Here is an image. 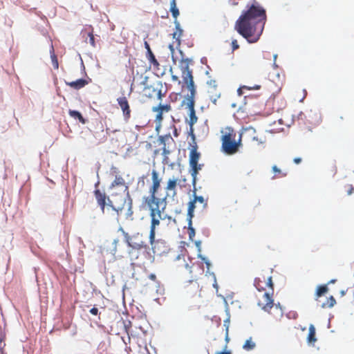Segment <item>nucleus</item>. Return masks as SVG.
<instances>
[{
	"instance_id": "c756f323",
	"label": "nucleus",
	"mask_w": 354,
	"mask_h": 354,
	"mask_svg": "<svg viewBox=\"0 0 354 354\" xmlns=\"http://www.w3.org/2000/svg\"><path fill=\"white\" fill-rule=\"evenodd\" d=\"M187 216H194V209L196 208V205L189 201L187 204Z\"/></svg>"
},
{
	"instance_id": "49530a36",
	"label": "nucleus",
	"mask_w": 354,
	"mask_h": 354,
	"mask_svg": "<svg viewBox=\"0 0 354 354\" xmlns=\"http://www.w3.org/2000/svg\"><path fill=\"white\" fill-rule=\"evenodd\" d=\"M185 76L186 77H187L189 80H190L191 81V83H194V76H193V72H192V70H189V71H187L185 73Z\"/></svg>"
},
{
	"instance_id": "1a4fd4ad",
	"label": "nucleus",
	"mask_w": 354,
	"mask_h": 354,
	"mask_svg": "<svg viewBox=\"0 0 354 354\" xmlns=\"http://www.w3.org/2000/svg\"><path fill=\"white\" fill-rule=\"evenodd\" d=\"M66 84L73 89L79 90L87 85L88 84V81L84 78H80L70 82H66Z\"/></svg>"
},
{
	"instance_id": "58836bf2",
	"label": "nucleus",
	"mask_w": 354,
	"mask_h": 354,
	"mask_svg": "<svg viewBox=\"0 0 354 354\" xmlns=\"http://www.w3.org/2000/svg\"><path fill=\"white\" fill-rule=\"evenodd\" d=\"M169 138H171L170 133H167L165 136H159L158 142H160V144H163L164 145H165L166 139H168Z\"/></svg>"
},
{
	"instance_id": "f704fd0d",
	"label": "nucleus",
	"mask_w": 354,
	"mask_h": 354,
	"mask_svg": "<svg viewBox=\"0 0 354 354\" xmlns=\"http://www.w3.org/2000/svg\"><path fill=\"white\" fill-rule=\"evenodd\" d=\"M203 167V164H199V163L189 165V169H191V170L197 171L198 173L200 170L202 169Z\"/></svg>"
},
{
	"instance_id": "bf43d9fd",
	"label": "nucleus",
	"mask_w": 354,
	"mask_h": 354,
	"mask_svg": "<svg viewBox=\"0 0 354 354\" xmlns=\"http://www.w3.org/2000/svg\"><path fill=\"white\" fill-rule=\"evenodd\" d=\"M192 62V59L191 58H185V57H182L180 59V62L181 63H185V64H187L189 66V64Z\"/></svg>"
},
{
	"instance_id": "c85d7f7f",
	"label": "nucleus",
	"mask_w": 354,
	"mask_h": 354,
	"mask_svg": "<svg viewBox=\"0 0 354 354\" xmlns=\"http://www.w3.org/2000/svg\"><path fill=\"white\" fill-rule=\"evenodd\" d=\"M177 178L169 179L167 182L166 189L167 190H174L177 185Z\"/></svg>"
},
{
	"instance_id": "a211bd4d",
	"label": "nucleus",
	"mask_w": 354,
	"mask_h": 354,
	"mask_svg": "<svg viewBox=\"0 0 354 354\" xmlns=\"http://www.w3.org/2000/svg\"><path fill=\"white\" fill-rule=\"evenodd\" d=\"M328 291V284L319 285L317 287L315 295L317 297L323 296Z\"/></svg>"
},
{
	"instance_id": "09e8293b",
	"label": "nucleus",
	"mask_w": 354,
	"mask_h": 354,
	"mask_svg": "<svg viewBox=\"0 0 354 354\" xmlns=\"http://www.w3.org/2000/svg\"><path fill=\"white\" fill-rule=\"evenodd\" d=\"M230 322V316H228L223 321V326L225 327L226 332H229Z\"/></svg>"
},
{
	"instance_id": "0e129e2a",
	"label": "nucleus",
	"mask_w": 354,
	"mask_h": 354,
	"mask_svg": "<svg viewBox=\"0 0 354 354\" xmlns=\"http://www.w3.org/2000/svg\"><path fill=\"white\" fill-rule=\"evenodd\" d=\"M183 82L187 85V88L188 87V85L192 84L193 83H191L190 80H189L187 77L185 76V75H182Z\"/></svg>"
},
{
	"instance_id": "f8f14e48",
	"label": "nucleus",
	"mask_w": 354,
	"mask_h": 354,
	"mask_svg": "<svg viewBox=\"0 0 354 354\" xmlns=\"http://www.w3.org/2000/svg\"><path fill=\"white\" fill-rule=\"evenodd\" d=\"M201 157V153L196 149H190L189 155V165L198 163Z\"/></svg>"
},
{
	"instance_id": "603ef678",
	"label": "nucleus",
	"mask_w": 354,
	"mask_h": 354,
	"mask_svg": "<svg viewBox=\"0 0 354 354\" xmlns=\"http://www.w3.org/2000/svg\"><path fill=\"white\" fill-rule=\"evenodd\" d=\"M244 88V89H248V90H250V86H242L241 87H239L238 89H237V94L238 95L241 96L243 95V91H242V89Z\"/></svg>"
},
{
	"instance_id": "a878e982",
	"label": "nucleus",
	"mask_w": 354,
	"mask_h": 354,
	"mask_svg": "<svg viewBox=\"0 0 354 354\" xmlns=\"http://www.w3.org/2000/svg\"><path fill=\"white\" fill-rule=\"evenodd\" d=\"M148 207L150 210V214H152V212H153L155 216L157 214L159 218L162 219V218L161 217V210L159 206L153 207V205H151V206ZM164 218H163V219Z\"/></svg>"
},
{
	"instance_id": "2f4dec72",
	"label": "nucleus",
	"mask_w": 354,
	"mask_h": 354,
	"mask_svg": "<svg viewBox=\"0 0 354 354\" xmlns=\"http://www.w3.org/2000/svg\"><path fill=\"white\" fill-rule=\"evenodd\" d=\"M261 280L258 278V277H256L254 280V286H255V288L257 289L258 291H262V290H265V288L262 286H261Z\"/></svg>"
},
{
	"instance_id": "412c9836",
	"label": "nucleus",
	"mask_w": 354,
	"mask_h": 354,
	"mask_svg": "<svg viewBox=\"0 0 354 354\" xmlns=\"http://www.w3.org/2000/svg\"><path fill=\"white\" fill-rule=\"evenodd\" d=\"M193 192H194V194H193V197L194 198L192 200H191L190 201L194 203V205H196V202H198L200 203H203L205 200H204V198L203 196H197L196 192V187H193Z\"/></svg>"
},
{
	"instance_id": "052dcab7",
	"label": "nucleus",
	"mask_w": 354,
	"mask_h": 354,
	"mask_svg": "<svg viewBox=\"0 0 354 354\" xmlns=\"http://www.w3.org/2000/svg\"><path fill=\"white\" fill-rule=\"evenodd\" d=\"M144 46H145V48L146 49V53H153L151 48H150V46L149 44V43L146 41H145L144 42Z\"/></svg>"
},
{
	"instance_id": "5fc2aeb1",
	"label": "nucleus",
	"mask_w": 354,
	"mask_h": 354,
	"mask_svg": "<svg viewBox=\"0 0 354 354\" xmlns=\"http://www.w3.org/2000/svg\"><path fill=\"white\" fill-rule=\"evenodd\" d=\"M232 51H234L239 48V45L238 44L236 39H233L232 41Z\"/></svg>"
},
{
	"instance_id": "bb28decb",
	"label": "nucleus",
	"mask_w": 354,
	"mask_h": 354,
	"mask_svg": "<svg viewBox=\"0 0 354 354\" xmlns=\"http://www.w3.org/2000/svg\"><path fill=\"white\" fill-rule=\"evenodd\" d=\"M197 257L198 259H201L205 263L206 268H207L206 273L209 274V272H211L209 271V268L211 266V263H210L209 260L207 257L203 256L202 254H198Z\"/></svg>"
},
{
	"instance_id": "9d476101",
	"label": "nucleus",
	"mask_w": 354,
	"mask_h": 354,
	"mask_svg": "<svg viewBox=\"0 0 354 354\" xmlns=\"http://www.w3.org/2000/svg\"><path fill=\"white\" fill-rule=\"evenodd\" d=\"M129 247H131L134 250H140L144 248L146 250V255L149 257L151 261L153 262L154 261V257L151 254L149 251H148V250H149V246L145 244L143 241H141L140 243L131 242Z\"/></svg>"
},
{
	"instance_id": "393cba45",
	"label": "nucleus",
	"mask_w": 354,
	"mask_h": 354,
	"mask_svg": "<svg viewBox=\"0 0 354 354\" xmlns=\"http://www.w3.org/2000/svg\"><path fill=\"white\" fill-rule=\"evenodd\" d=\"M187 108L189 109V119L198 120V117L196 115V111H195V104H192V106H186Z\"/></svg>"
},
{
	"instance_id": "37998d69",
	"label": "nucleus",
	"mask_w": 354,
	"mask_h": 354,
	"mask_svg": "<svg viewBox=\"0 0 354 354\" xmlns=\"http://www.w3.org/2000/svg\"><path fill=\"white\" fill-rule=\"evenodd\" d=\"M88 37H89V43L90 44L95 47V37L93 34V31L91 32H88Z\"/></svg>"
},
{
	"instance_id": "6e6552de",
	"label": "nucleus",
	"mask_w": 354,
	"mask_h": 354,
	"mask_svg": "<svg viewBox=\"0 0 354 354\" xmlns=\"http://www.w3.org/2000/svg\"><path fill=\"white\" fill-rule=\"evenodd\" d=\"M168 196V194H166V196L162 198H158L155 196V198L154 200L151 201V196H145L143 198V199L145 200V202L147 204L148 206H151V205H155L156 206H160V205H162V203L165 205V204H167V198Z\"/></svg>"
},
{
	"instance_id": "f03ea898",
	"label": "nucleus",
	"mask_w": 354,
	"mask_h": 354,
	"mask_svg": "<svg viewBox=\"0 0 354 354\" xmlns=\"http://www.w3.org/2000/svg\"><path fill=\"white\" fill-rule=\"evenodd\" d=\"M257 24H252L245 19H240V17L236 20L235 24V30L237 32L245 38L250 44L257 42L261 34L260 31L254 36L255 32L258 28Z\"/></svg>"
},
{
	"instance_id": "7c9ffc66",
	"label": "nucleus",
	"mask_w": 354,
	"mask_h": 354,
	"mask_svg": "<svg viewBox=\"0 0 354 354\" xmlns=\"http://www.w3.org/2000/svg\"><path fill=\"white\" fill-rule=\"evenodd\" d=\"M127 204V207L129 209H132L133 207V200L129 194V193H127V197L124 198L123 205Z\"/></svg>"
},
{
	"instance_id": "dca6fc26",
	"label": "nucleus",
	"mask_w": 354,
	"mask_h": 354,
	"mask_svg": "<svg viewBox=\"0 0 354 354\" xmlns=\"http://www.w3.org/2000/svg\"><path fill=\"white\" fill-rule=\"evenodd\" d=\"M171 110V106L168 104H162L160 103L158 106H153L152 108V111L153 112H159L162 113L163 111L168 112Z\"/></svg>"
},
{
	"instance_id": "6ab92c4d",
	"label": "nucleus",
	"mask_w": 354,
	"mask_h": 354,
	"mask_svg": "<svg viewBox=\"0 0 354 354\" xmlns=\"http://www.w3.org/2000/svg\"><path fill=\"white\" fill-rule=\"evenodd\" d=\"M146 57L151 64H153L155 68H158L159 63L153 53H146Z\"/></svg>"
},
{
	"instance_id": "f3484780",
	"label": "nucleus",
	"mask_w": 354,
	"mask_h": 354,
	"mask_svg": "<svg viewBox=\"0 0 354 354\" xmlns=\"http://www.w3.org/2000/svg\"><path fill=\"white\" fill-rule=\"evenodd\" d=\"M256 347V344L252 341V338L250 337L245 342L242 348L243 350L249 351L253 350Z\"/></svg>"
},
{
	"instance_id": "79ce46f5",
	"label": "nucleus",
	"mask_w": 354,
	"mask_h": 354,
	"mask_svg": "<svg viewBox=\"0 0 354 354\" xmlns=\"http://www.w3.org/2000/svg\"><path fill=\"white\" fill-rule=\"evenodd\" d=\"M181 95V93H174L172 92L169 94V97L171 99V102H176L178 100V96Z\"/></svg>"
},
{
	"instance_id": "a19ab883",
	"label": "nucleus",
	"mask_w": 354,
	"mask_h": 354,
	"mask_svg": "<svg viewBox=\"0 0 354 354\" xmlns=\"http://www.w3.org/2000/svg\"><path fill=\"white\" fill-rule=\"evenodd\" d=\"M179 68L182 72V75H185V73L187 71L191 70L187 64H184V63H181L180 62Z\"/></svg>"
},
{
	"instance_id": "c03bdc74",
	"label": "nucleus",
	"mask_w": 354,
	"mask_h": 354,
	"mask_svg": "<svg viewBox=\"0 0 354 354\" xmlns=\"http://www.w3.org/2000/svg\"><path fill=\"white\" fill-rule=\"evenodd\" d=\"M123 236L124 237V241L126 242L127 245H130V243H131V236H130L129 234L125 231H123Z\"/></svg>"
},
{
	"instance_id": "cd10ccee",
	"label": "nucleus",
	"mask_w": 354,
	"mask_h": 354,
	"mask_svg": "<svg viewBox=\"0 0 354 354\" xmlns=\"http://www.w3.org/2000/svg\"><path fill=\"white\" fill-rule=\"evenodd\" d=\"M188 135L191 138V141L189 142V149L195 148L196 150H198V145H197V143H196V135H195V133H193V134H188Z\"/></svg>"
},
{
	"instance_id": "a18cd8bd",
	"label": "nucleus",
	"mask_w": 354,
	"mask_h": 354,
	"mask_svg": "<svg viewBox=\"0 0 354 354\" xmlns=\"http://www.w3.org/2000/svg\"><path fill=\"white\" fill-rule=\"evenodd\" d=\"M209 275H211L212 277L213 280H214V283L212 285L213 288L216 290V292H218V283H217V281H216V274H215L214 272H209Z\"/></svg>"
},
{
	"instance_id": "5701e85b",
	"label": "nucleus",
	"mask_w": 354,
	"mask_h": 354,
	"mask_svg": "<svg viewBox=\"0 0 354 354\" xmlns=\"http://www.w3.org/2000/svg\"><path fill=\"white\" fill-rule=\"evenodd\" d=\"M50 53V58H51L52 64L53 66V68L55 69H57L59 67V62L57 60V57L56 55L55 54L54 49H53V46H52V48H51Z\"/></svg>"
},
{
	"instance_id": "f257e3e1",
	"label": "nucleus",
	"mask_w": 354,
	"mask_h": 354,
	"mask_svg": "<svg viewBox=\"0 0 354 354\" xmlns=\"http://www.w3.org/2000/svg\"><path fill=\"white\" fill-rule=\"evenodd\" d=\"M240 19H245L250 21L257 20L254 24L260 25V34H262L265 24L266 22V10L255 0L247 10L242 12L239 17Z\"/></svg>"
},
{
	"instance_id": "774afa93",
	"label": "nucleus",
	"mask_w": 354,
	"mask_h": 354,
	"mask_svg": "<svg viewBox=\"0 0 354 354\" xmlns=\"http://www.w3.org/2000/svg\"><path fill=\"white\" fill-rule=\"evenodd\" d=\"M215 354H232V352L230 350H227L226 348L221 351H218Z\"/></svg>"
},
{
	"instance_id": "4d7b16f0",
	"label": "nucleus",
	"mask_w": 354,
	"mask_h": 354,
	"mask_svg": "<svg viewBox=\"0 0 354 354\" xmlns=\"http://www.w3.org/2000/svg\"><path fill=\"white\" fill-rule=\"evenodd\" d=\"M207 84L212 86L214 90H216L217 88V84H216V80H210L207 81Z\"/></svg>"
},
{
	"instance_id": "680f3d73",
	"label": "nucleus",
	"mask_w": 354,
	"mask_h": 354,
	"mask_svg": "<svg viewBox=\"0 0 354 354\" xmlns=\"http://www.w3.org/2000/svg\"><path fill=\"white\" fill-rule=\"evenodd\" d=\"M133 214V212L132 209L127 208V212L126 213V218H131V220L132 221L133 220V218H132Z\"/></svg>"
},
{
	"instance_id": "ddd939ff",
	"label": "nucleus",
	"mask_w": 354,
	"mask_h": 354,
	"mask_svg": "<svg viewBox=\"0 0 354 354\" xmlns=\"http://www.w3.org/2000/svg\"><path fill=\"white\" fill-rule=\"evenodd\" d=\"M69 115L71 118L78 120L80 122L84 124L86 123L87 120L84 118L79 111L77 110H69Z\"/></svg>"
},
{
	"instance_id": "20e7f679",
	"label": "nucleus",
	"mask_w": 354,
	"mask_h": 354,
	"mask_svg": "<svg viewBox=\"0 0 354 354\" xmlns=\"http://www.w3.org/2000/svg\"><path fill=\"white\" fill-rule=\"evenodd\" d=\"M187 88L189 91V94L185 96V99L182 101L181 106L195 104V96L196 95V86L195 83L188 85Z\"/></svg>"
},
{
	"instance_id": "39448f33",
	"label": "nucleus",
	"mask_w": 354,
	"mask_h": 354,
	"mask_svg": "<svg viewBox=\"0 0 354 354\" xmlns=\"http://www.w3.org/2000/svg\"><path fill=\"white\" fill-rule=\"evenodd\" d=\"M152 176V185L149 189V194L151 196V201L154 200L155 195L156 194L160 186L161 179L158 177V173L157 171L153 169L151 172Z\"/></svg>"
},
{
	"instance_id": "e433bc0d",
	"label": "nucleus",
	"mask_w": 354,
	"mask_h": 354,
	"mask_svg": "<svg viewBox=\"0 0 354 354\" xmlns=\"http://www.w3.org/2000/svg\"><path fill=\"white\" fill-rule=\"evenodd\" d=\"M286 316L289 319H296L298 317V314L296 311L291 310L286 313Z\"/></svg>"
},
{
	"instance_id": "aec40b11",
	"label": "nucleus",
	"mask_w": 354,
	"mask_h": 354,
	"mask_svg": "<svg viewBox=\"0 0 354 354\" xmlns=\"http://www.w3.org/2000/svg\"><path fill=\"white\" fill-rule=\"evenodd\" d=\"M124 180L120 176H115V180L111 183L109 188L113 189L114 187L118 185H124Z\"/></svg>"
},
{
	"instance_id": "4c0bfd02",
	"label": "nucleus",
	"mask_w": 354,
	"mask_h": 354,
	"mask_svg": "<svg viewBox=\"0 0 354 354\" xmlns=\"http://www.w3.org/2000/svg\"><path fill=\"white\" fill-rule=\"evenodd\" d=\"M174 23L175 24L176 31L178 32V35L181 36L183 35V30L181 28L179 21L177 19H175Z\"/></svg>"
},
{
	"instance_id": "2eb2a0df",
	"label": "nucleus",
	"mask_w": 354,
	"mask_h": 354,
	"mask_svg": "<svg viewBox=\"0 0 354 354\" xmlns=\"http://www.w3.org/2000/svg\"><path fill=\"white\" fill-rule=\"evenodd\" d=\"M94 195L97 200V204L100 203H104V202H105L106 200L107 199V197H106L105 193L101 192L100 190L98 189H96L94 191Z\"/></svg>"
},
{
	"instance_id": "de8ad7c7",
	"label": "nucleus",
	"mask_w": 354,
	"mask_h": 354,
	"mask_svg": "<svg viewBox=\"0 0 354 354\" xmlns=\"http://www.w3.org/2000/svg\"><path fill=\"white\" fill-rule=\"evenodd\" d=\"M273 307H274V308H275V309H277V310H279V316L280 317H283V311L282 306H281L280 303L274 304Z\"/></svg>"
},
{
	"instance_id": "ea45409f",
	"label": "nucleus",
	"mask_w": 354,
	"mask_h": 354,
	"mask_svg": "<svg viewBox=\"0 0 354 354\" xmlns=\"http://www.w3.org/2000/svg\"><path fill=\"white\" fill-rule=\"evenodd\" d=\"M188 230V234H189V239L191 241H193L194 237L196 234V230L194 227H187Z\"/></svg>"
},
{
	"instance_id": "7ed1b4c3",
	"label": "nucleus",
	"mask_w": 354,
	"mask_h": 354,
	"mask_svg": "<svg viewBox=\"0 0 354 354\" xmlns=\"http://www.w3.org/2000/svg\"><path fill=\"white\" fill-rule=\"evenodd\" d=\"M240 144L241 138L239 140L238 142H236L235 140L231 138L230 134H226L222 136L221 149L222 151L225 153H231L236 148L237 145Z\"/></svg>"
},
{
	"instance_id": "473e14b6",
	"label": "nucleus",
	"mask_w": 354,
	"mask_h": 354,
	"mask_svg": "<svg viewBox=\"0 0 354 354\" xmlns=\"http://www.w3.org/2000/svg\"><path fill=\"white\" fill-rule=\"evenodd\" d=\"M148 76H145L143 79V80L141 82V84L144 86V90L150 89L152 88V91L155 92L156 91V89L153 88L152 86L147 85V82L148 81Z\"/></svg>"
},
{
	"instance_id": "4be33fe9",
	"label": "nucleus",
	"mask_w": 354,
	"mask_h": 354,
	"mask_svg": "<svg viewBox=\"0 0 354 354\" xmlns=\"http://www.w3.org/2000/svg\"><path fill=\"white\" fill-rule=\"evenodd\" d=\"M169 11L171 13L172 17L176 19L178 16L180 15V12L178 8L176 6V3H170V9Z\"/></svg>"
},
{
	"instance_id": "c9c22d12",
	"label": "nucleus",
	"mask_w": 354,
	"mask_h": 354,
	"mask_svg": "<svg viewBox=\"0 0 354 354\" xmlns=\"http://www.w3.org/2000/svg\"><path fill=\"white\" fill-rule=\"evenodd\" d=\"M189 173L192 177V183L193 187H196L198 172L195 171L194 170H191V169H189Z\"/></svg>"
},
{
	"instance_id": "b1692460",
	"label": "nucleus",
	"mask_w": 354,
	"mask_h": 354,
	"mask_svg": "<svg viewBox=\"0 0 354 354\" xmlns=\"http://www.w3.org/2000/svg\"><path fill=\"white\" fill-rule=\"evenodd\" d=\"M336 304V300L334 298L333 296H330L329 298L328 299V301L327 302H324L322 304L321 307L322 308H326V306L329 307V308H332Z\"/></svg>"
},
{
	"instance_id": "3c124183",
	"label": "nucleus",
	"mask_w": 354,
	"mask_h": 354,
	"mask_svg": "<svg viewBox=\"0 0 354 354\" xmlns=\"http://www.w3.org/2000/svg\"><path fill=\"white\" fill-rule=\"evenodd\" d=\"M201 240H196L194 241L196 248L198 251V254H201Z\"/></svg>"
},
{
	"instance_id": "69168bd1",
	"label": "nucleus",
	"mask_w": 354,
	"mask_h": 354,
	"mask_svg": "<svg viewBox=\"0 0 354 354\" xmlns=\"http://www.w3.org/2000/svg\"><path fill=\"white\" fill-rule=\"evenodd\" d=\"M267 286H268L269 288H270L272 289V290L273 291V286H274V284H273V282H272V277H270L268 279V281H267Z\"/></svg>"
},
{
	"instance_id": "864d4df0",
	"label": "nucleus",
	"mask_w": 354,
	"mask_h": 354,
	"mask_svg": "<svg viewBox=\"0 0 354 354\" xmlns=\"http://www.w3.org/2000/svg\"><path fill=\"white\" fill-rule=\"evenodd\" d=\"M166 93H167V90H165V92H162L161 88H160L157 91V98L158 100H162V97H164Z\"/></svg>"
},
{
	"instance_id": "338daca9",
	"label": "nucleus",
	"mask_w": 354,
	"mask_h": 354,
	"mask_svg": "<svg viewBox=\"0 0 354 354\" xmlns=\"http://www.w3.org/2000/svg\"><path fill=\"white\" fill-rule=\"evenodd\" d=\"M194 216H187V227H194L192 225V218Z\"/></svg>"
},
{
	"instance_id": "72a5a7b5",
	"label": "nucleus",
	"mask_w": 354,
	"mask_h": 354,
	"mask_svg": "<svg viewBox=\"0 0 354 354\" xmlns=\"http://www.w3.org/2000/svg\"><path fill=\"white\" fill-rule=\"evenodd\" d=\"M185 121L189 125V130L188 131V134H193V133H194L193 126L194 125V124H196L197 122V121L194 120H191V119L188 120L187 118L185 119Z\"/></svg>"
},
{
	"instance_id": "0eeeda50",
	"label": "nucleus",
	"mask_w": 354,
	"mask_h": 354,
	"mask_svg": "<svg viewBox=\"0 0 354 354\" xmlns=\"http://www.w3.org/2000/svg\"><path fill=\"white\" fill-rule=\"evenodd\" d=\"M150 216L151 220L149 239L150 244L153 245V243L155 242L156 226L160 224V218H156V216H154L153 212H152V214H150Z\"/></svg>"
},
{
	"instance_id": "4468645a",
	"label": "nucleus",
	"mask_w": 354,
	"mask_h": 354,
	"mask_svg": "<svg viewBox=\"0 0 354 354\" xmlns=\"http://www.w3.org/2000/svg\"><path fill=\"white\" fill-rule=\"evenodd\" d=\"M307 341L309 344H311V343L313 344L317 341L316 330H315V328L313 324H310L309 326Z\"/></svg>"
},
{
	"instance_id": "6e6d98bb",
	"label": "nucleus",
	"mask_w": 354,
	"mask_h": 354,
	"mask_svg": "<svg viewBox=\"0 0 354 354\" xmlns=\"http://www.w3.org/2000/svg\"><path fill=\"white\" fill-rule=\"evenodd\" d=\"M224 304H225V312L226 313V315H227V317L228 316L230 317V309H229V306H228V304L225 299V298H224Z\"/></svg>"
},
{
	"instance_id": "8fccbe9b",
	"label": "nucleus",
	"mask_w": 354,
	"mask_h": 354,
	"mask_svg": "<svg viewBox=\"0 0 354 354\" xmlns=\"http://www.w3.org/2000/svg\"><path fill=\"white\" fill-rule=\"evenodd\" d=\"M163 119L162 113L160 111L157 112V114L156 115L155 122L156 123H161V121Z\"/></svg>"
},
{
	"instance_id": "9b49d317",
	"label": "nucleus",
	"mask_w": 354,
	"mask_h": 354,
	"mask_svg": "<svg viewBox=\"0 0 354 354\" xmlns=\"http://www.w3.org/2000/svg\"><path fill=\"white\" fill-rule=\"evenodd\" d=\"M273 294V291L272 290V292H266L263 295V297L266 299V304L265 306L262 307V309L266 312H269L270 310L274 306V300L272 298V295Z\"/></svg>"
},
{
	"instance_id": "13d9d810",
	"label": "nucleus",
	"mask_w": 354,
	"mask_h": 354,
	"mask_svg": "<svg viewBox=\"0 0 354 354\" xmlns=\"http://www.w3.org/2000/svg\"><path fill=\"white\" fill-rule=\"evenodd\" d=\"M221 97V94L218 93L215 96H210L209 99L212 101V102L214 104H216L217 100Z\"/></svg>"
},
{
	"instance_id": "423d86ee",
	"label": "nucleus",
	"mask_w": 354,
	"mask_h": 354,
	"mask_svg": "<svg viewBox=\"0 0 354 354\" xmlns=\"http://www.w3.org/2000/svg\"><path fill=\"white\" fill-rule=\"evenodd\" d=\"M117 101L122 111L124 120H128L131 116V109L127 97L124 96L120 97L117 99Z\"/></svg>"
},
{
	"instance_id": "e2e57ef3",
	"label": "nucleus",
	"mask_w": 354,
	"mask_h": 354,
	"mask_svg": "<svg viewBox=\"0 0 354 354\" xmlns=\"http://www.w3.org/2000/svg\"><path fill=\"white\" fill-rule=\"evenodd\" d=\"M90 313L93 315H97L99 313V310L95 306H93L91 310H89Z\"/></svg>"
}]
</instances>
